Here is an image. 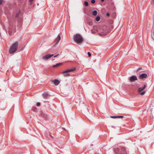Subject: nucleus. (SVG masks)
I'll use <instances>...</instances> for the list:
<instances>
[{
	"label": "nucleus",
	"mask_w": 154,
	"mask_h": 154,
	"mask_svg": "<svg viewBox=\"0 0 154 154\" xmlns=\"http://www.w3.org/2000/svg\"><path fill=\"white\" fill-rule=\"evenodd\" d=\"M74 40L76 43L81 44L83 42V39L82 37L80 35L78 34L74 35Z\"/></svg>",
	"instance_id": "f257e3e1"
},
{
	"label": "nucleus",
	"mask_w": 154,
	"mask_h": 154,
	"mask_svg": "<svg viewBox=\"0 0 154 154\" xmlns=\"http://www.w3.org/2000/svg\"><path fill=\"white\" fill-rule=\"evenodd\" d=\"M18 45V42H14L11 47L10 48L9 50L10 53L13 54L15 52L17 49Z\"/></svg>",
	"instance_id": "f03ea898"
},
{
	"label": "nucleus",
	"mask_w": 154,
	"mask_h": 154,
	"mask_svg": "<svg viewBox=\"0 0 154 154\" xmlns=\"http://www.w3.org/2000/svg\"><path fill=\"white\" fill-rule=\"evenodd\" d=\"M94 29L98 32V34L100 35L104 36L106 35V32L103 31L102 28L100 26H95L94 27Z\"/></svg>",
	"instance_id": "7ed1b4c3"
},
{
	"label": "nucleus",
	"mask_w": 154,
	"mask_h": 154,
	"mask_svg": "<svg viewBox=\"0 0 154 154\" xmlns=\"http://www.w3.org/2000/svg\"><path fill=\"white\" fill-rule=\"evenodd\" d=\"M53 56V54H48L46 55L43 56L42 58L43 60H47L48 59H49L51 57Z\"/></svg>",
	"instance_id": "20e7f679"
},
{
	"label": "nucleus",
	"mask_w": 154,
	"mask_h": 154,
	"mask_svg": "<svg viewBox=\"0 0 154 154\" xmlns=\"http://www.w3.org/2000/svg\"><path fill=\"white\" fill-rule=\"evenodd\" d=\"M137 78L136 76L134 75L131 76L129 79L130 82H132L134 81H137Z\"/></svg>",
	"instance_id": "39448f33"
},
{
	"label": "nucleus",
	"mask_w": 154,
	"mask_h": 154,
	"mask_svg": "<svg viewBox=\"0 0 154 154\" xmlns=\"http://www.w3.org/2000/svg\"><path fill=\"white\" fill-rule=\"evenodd\" d=\"M147 76V74L146 73H143L139 75V78L141 79H143L144 78H146Z\"/></svg>",
	"instance_id": "423d86ee"
},
{
	"label": "nucleus",
	"mask_w": 154,
	"mask_h": 154,
	"mask_svg": "<svg viewBox=\"0 0 154 154\" xmlns=\"http://www.w3.org/2000/svg\"><path fill=\"white\" fill-rule=\"evenodd\" d=\"M61 38L60 34H59L57 36V38H56L55 40V42L56 43H58L59 41L60 40Z\"/></svg>",
	"instance_id": "0eeeda50"
},
{
	"label": "nucleus",
	"mask_w": 154,
	"mask_h": 154,
	"mask_svg": "<svg viewBox=\"0 0 154 154\" xmlns=\"http://www.w3.org/2000/svg\"><path fill=\"white\" fill-rule=\"evenodd\" d=\"M74 70V69H67L65 71H64L63 72V73H68L69 72H72Z\"/></svg>",
	"instance_id": "6e6552de"
},
{
	"label": "nucleus",
	"mask_w": 154,
	"mask_h": 154,
	"mask_svg": "<svg viewBox=\"0 0 154 154\" xmlns=\"http://www.w3.org/2000/svg\"><path fill=\"white\" fill-rule=\"evenodd\" d=\"M146 85H144V87L143 88H139L138 89V92H140L144 90L146 88Z\"/></svg>",
	"instance_id": "1a4fd4ad"
},
{
	"label": "nucleus",
	"mask_w": 154,
	"mask_h": 154,
	"mask_svg": "<svg viewBox=\"0 0 154 154\" xmlns=\"http://www.w3.org/2000/svg\"><path fill=\"white\" fill-rule=\"evenodd\" d=\"M62 63H57V64L55 65H54L53 66V67L54 68H55L57 67H58L60 65H62Z\"/></svg>",
	"instance_id": "9d476101"
},
{
	"label": "nucleus",
	"mask_w": 154,
	"mask_h": 154,
	"mask_svg": "<svg viewBox=\"0 0 154 154\" xmlns=\"http://www.w3.org/2000/svg\"><path fill=\"white\" fill-rule=\"evenodd\" d=\"M53 83L55 85H57L59 84L60 82L58 80L56 79L53 81Z\"/></svg>",
	"instance_id": "9b49d317"
},
{
	"label": "nucleus",
	"mask_w": 154,
	"mask_h": 154,
	"mask_svg": "<svg viewBox=\"0 0 154 154\" xmlns=\"http://www.w3.org/2000/svg\"><path fill=\"white\" fill-rule=\"evenodd\" d=\"M110 117L112 118H123L124 117L123 116H110Z\"/></svg>",
	"instance_id": "f8f14e48"
},
{
	"label": "nucleus",
	"mask_w": 154,
	"mask_h": 154,
	"mask_svg": "<svg viewBox=\"0 0 154 154\" xmlns=\"http://www.w3.org/2000/svg\"><path fill=\"white\" fill-rule=\"evenodd\" d=\"M91 13L94 16H96L97 14V12L96 11L94 10L92 11Z\"/></svg>",
	"instance_id": "ddd939ff"
},
{
	"label": "nucleus",
	"mask_w": 154,
	"mask_h": 154,
	"mask_svg": "<svg viewBox=\"0 0 154 154\" xmlns=\"http://www.w3.org/2000/svg\"><path fill=\"white\" fill-rule=\"evenodd\" d=\"M100 17L97 16L95 18V20L96 21H98L100 20Z\"/></svg>",
	"instance_id": "4468645a"
},
{
	"label": "nucleus",
	"mask_w": 154,
	"mask_h": 154,
	"mask_svg": "<svg viewBox=\"0 0 154 154\" xmlns=\"http://www.w3.org/2000/svg\"><path fill=\"white\" fill-rule=\"evenodd\" d=\"M85 5L86 6H88V3L87 2H85Z\"/></svg>",
	"instance_id": "2eb2a0df"
},
{
	"label": "nucleus",
	"mask_w": 154,
	"mask_h": 154,
	"mask_svg": "<svg viewBox=\"0 0 154 154\" xmlns=\"http://www.w3.org/2000/svg\"><path fill=\"white\" fill-rule=\"evenodd\" d=\"M32 109L34 111H36V108L35 107V106L33 107Z\"/></svg>",
	"instance_id": "dca6fc26"
},
{
	"label": "nucleus",
	"mask_w": 154,
	"mask_h": 154,
	"mask_svg": "<svg viewBox=\"0 0 154 154\" xmlns=\"http://www.w3.org/2000/svg\"><path fill=\"white\" fill-rule=\"evenodd\" d=\"M145 93H146V91H144L142 92H141L140 93V94L141 95H143Z\"/></svg>",
	"instance_id": "f3484780"
},
{
	"label": "nucleus",
	"mask_w": 154,
	"mask_h": 154,
	"mask_svg": "<svg viewBox=\"0 0 154 154\" xmlns=\"http://www.w3.org/2000/svg\"><path fill=\"white\" fill-rule=\"evenodd\" d=\"M48 95V94H43V96L44 97H46Z\"/></svg>",
	"instance_id": "a211bd4d"
},
{
	"label": "nucleus",
	"mask_w": 154,
	"mask_h": 154,
	"mask_svg": "<svg viewBox=\"0 0 154 154\" xmlns=\"http://www.w3.org/2000/svg\"><path fill=\"white\" fill-rule=\"evenodd\" d=\"M20 14V12H18V13H17L16 14V17H18V15H19V14Z\"/></svg>",
	"instance_id": "6ab92c4d"
},
{
	"label": "nucleus",
	"mask_w": 154,
	"mask_h": 154,
	"mask_svg": "<svg viewBox=\"0 0 154 154\" xmlns=\"http://www.w3.org/2000/svg\"><path fill=\"white\" fill-rule=\"evenodd\" d=\"M64 76H65V77H66V76H68L69 75V74H65L64 75Z\"/></svg>",
	"instance_id": "aec40b11"
},
{
	"label": "nucleus",
	"mask_w": 154,
	"mask_h": 154,
	"mask_svg": "<svg viewBox=\"0 0 154 154\" xmlns=\"http://www.w3.org/2000/svg\"><path fill=\"white\" fill-rule=\"evenodd\" d=\"M3 0H0V5H2V4Z\"/></svg>",
	"instance_id": "412c9836"
},
{
	"label": "nucleus",
	"mask_w": 154,
	"mask_h": 154,
	"mask_svg": "<svg viewBox=\"0 0 154 154\" xmlns=\"http://www.w3.org/2000/svg\"><path fill=\"white\" fill-rule=\"evenodd\" d=\"M91 2L92 3V4H94L95 2V0H92L91 1Z\"/></svg>",
	"instance_id": "4be33fe9"
},
{
	"label": "nucleus",
	"mask_w": 154,
	"mask_h": 154,
	"mask_svg": "<svg viewBox=\"0 0 154 154\" xmlns=\"http://www.w3.org/2000/svg\"><path fill=\"white\" fill-rule=\"evenodd\" d=\"M88 55L89 57H90L91 56V54L89 52H88Z\"/></svg>",
	"instance_id": "5701e85b"
},
{
	"label": "nucleus",
	"mask_w": 154,
	"mask_h": 154,
	"mask_svg": "<svg viewBox=\"0 0 154 154\" xmlns=\"http://www.w3.org/2000/svg\"><path fill=\"white\" fill-rule=\"evenodd\" d=\"M40 103L39 102H38L37 103V106H39L40 105Z\"/></svg>",
	"instance_id": "b1692460"
},
{
	"label": "nucleus",
	"mask_w": 154,
	"mask_h": 154,
	"mask_svg": "<svg viewBox=\"0 0 154 154\" xmlns=\"http://www.w3.org/2000/svg\"><path fill=\"white\" fill-rule=\"evenodd\" d=\"M33 0H29V2H30V4L31 5L32 4V2L33 1Z\"/></svg>",
	"instance_id": "393cba45"
},
{
	"label": "nucleus",
	"mask_w": 154,
	"mask_h": 154,
	"mask_svg": "<svg viewBox=\"0 0 154 154\" xmlns=\"http://www.w3.org/2000/svg\"><path fill=\"white\" fill-rule=\"evenodd\" d=\"M59 54H57L54 56V57H56L58 56H59Z\"/></svg>",
	"instance_id": "a878e982"
},
{
	"label": "nucleus",
	"mask_w": 154,
	"mask_h": 154,
	"mask_svg": "<svg viewBox=\"0 0 154 154\" xmlns=\"http://www.w3.org/2000/svg\"><path fill=\"white\" fill-rule=\"evenodd\" d=\"M91 32H92V33H93V34H94V33H95V32H94V31H93V30H91Z\"/></svg>",
	"instance_id": "bb28decb"
},
{
	"label": "nucleus",
	"mask_w": 154,
	"mask_h": 154,
	"mask_svg": "<svg viewBox=\"0 0 154 154\" xmlns=\"http://www.w3.org/2000/svg\"><path fill=\"white\" fill-rule=\"evenodd\" d=\"M109 13H107L106 14V16H107L108 17L109 16Z\"/></svg>",
	"instance_id": "cd10ccee"
},
{
	"label": "nucleus",
	"mask_w": 154,
	"mask_h": 154,
	"mask_svg": "<svg viewBox=\"0 0 154 154\" xmlns=\"http://www.w3.org/2000/svg\"><path fill=\"white\" fill-rule=\"evenodd\" d=\"M142 69V68H141V67H139V68L137 70H138V71H139V70H140V69Z\"/></svg>",
	"instance_id": "c85d7f7f"
},
{
	"label": "nucleus",
	"mask_w": 154,
	"mask_h": 154,
	"mask_svg": "<svg viewBox=\"0 0 154 154\" xmlns=\"http://www.w3.org/2000/svg\"><path fill=\"white\" fill-rule=\"evenodd\" d=\"M50 136L52 138H53V137L51 135V134L50 135Z\"/></svg>",
	"instance_id": "c756f323"
},
{
	"label": "nucleus",
	"mask_w": 154,
	"mask_h": 154,
	"mask_svg": "<svg viewBox=\"0 0 154 154\" xmlns=\"http://www.w3.org/2000/svg\"><path fill=\"white\" fill-rule=\"evenodd\" d=\"M104 0H101V2H104Z\"/></svg>",
	"instance_id": "7c9ffc66"
},
{
	"label": "nucleus",
	"mask_w": 154,
	"mask_h": 154,
	"mask_svg": "<svg viewBox=\"0 0 154 154\" xmlns=\"http://www.w3.org/2000/svg\"><path fill=\"white\" fill-rule=\"evenodd\" d=\"M154 1V0H153Z\"/></svg>",
	"instance_id": "2f4dec72"
}]
</instances>
